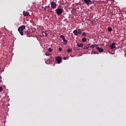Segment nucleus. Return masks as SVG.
<instances>
[{
  "mask_svg": "<svg viewBox=\"0 0 126 126\" xmlns=\"http://www.w3.org/2000/svg\"><path fill=\"white\" fill-rule=\"evenodd\" d=\"M48 52H52L53 51V49L51 48V47H49L48 48Z\"/></svg>",
  "mask_w": 126,
  "mask_h": 126,
  "instance_id": "nucleus-19",
  "label": "nucleus"
},
{
  "mask_svg": "<svg viewBox=\"0 0 126 126\" xmlns=\"http://www.w3.org/2000/svg\"><path fill=\"white\" fill-rule=\"evenodd\" d=\"M90 46V43L88 45V46Z\"/></svg>",
  "mask_w": 126,
  "mask_h": 126,
  "instance_id": "nucleus-27",
  "label": "nucleus"
},
{
  "mask_svg": "<svg viewBox=\"0 0 126 126\" xmlns=\"http://www.w3.org/2000/svg\"><path fill=\"white\" fill-rule=\"evenodd\" d=\"M42 34L45 36V37H47V33H46L45 32H42Z\"/></svg>",
  "mask_w": 126,
  "mask_h": 126,
  "instance_id": "nucleus-20",
  "label": "nucleus"
},
{
  "mask_svg": "<svg viewBox=\"0 0 126 126\" xmlns=\"http://www.w3.org/2000/svg\"><path fill=\"white\" fill-rule=\"evenodd\" d=\"M51 6L52 8L55 9L57 7V4H56L55 1H52L51 3Z\"/></svg>",
  "mask_w": 126,
  "mask_h": 126,
  "instance_id": "nucleus-6",
  "label": "nucleus"
},
{
  "mask_svg": "<svg viewBox=\"0 0 126 126\" xmlns=\"http://www.w3.org/2000/svg\"><path fill=\"white\" fill-rule=\"evenodd\" d=\"M2 92V87L0 86V93Z\"/></svg>",
  "mask_w": 126,
  "mask_h": 126,
  "instance_id": "nucleus-24",
  "label": "nucleus"
},
{
  "mask_svg": "<svg viewBox=\"0 0 126 126\" xmlns=\"http://www.w3.org/2000/svg\"><path fill=\"white\" fill-rule=\"evenodd\" d=\"M60 38H61L63 40L65 39V38L64 37V35H61L60 36Z\"/></svg>",
  "mask_w": 126,
  "mask_h": 126,
  "instance_id": "nucleus-16",
  "label": "nucleus"
},
{
  "mask_svg": "<svg viewBox=\"0 0 126 126\" xmlns=\"http://www.w3.org/2000/svg\"><path fill=\"white\" fill-rule=\"evenodd\" d=\"M84 50H88V49H90V46H86L85 47H84Z\"/></svg>",
  "mask_w": 126,
  "mask_h": 126,
  "instance_id": "nucleus-18",
  "label": "nucleus"
},
{
  "mask_svg": "<svg viewBox=\"0 0 126 126\" xmlns=\"http://www.w3.org/2000/svg\"><path fill=\"white\" fill-rule=\"evenodd\" d=\"M67 53L72 52V49L71 48L68 49L67 50Z\"/></svg>",
  "mask_w": 126,
  "mask_h": 126,
  "instance_id": "nucleus-15",
  "label": "nucleus"
},
{
  "mask_svg": "<svg viewBox=\"0 0 126 126\" xmlns=\"http://www.w3.org/2000/svg\"><path fill=\"white\" fill-rule=\"evenodd\" d=\"M23 15L24 16H29L30 14L29 12L24 11L23 12Z\"/></svg>",
  "mask_w": 126,
  "mask_h": 126,
  "instance_id": "nucleus-11",
  "label": "nucleus"
},
{
  "mask_svg": "<svg viewBox=\"0 0 126 126\" xmlns=\"http://www.w3.org/2000/svg\"><path fill=\"white\" fill-rule=\"evenodd\" d=\"M86 35H87V33H86V32H83L82 36H86Z\"/></svg>",
  "mask_w": 126,
  "mask_h": 126,
  "instance_id": "nucleus-23",
  "label": "nucleus"
},
{
  "mask_svg": "<svg viewBox=\"0 0 126 126\" xmlns=\"http://www.w3.org/2000/svg\"><path fill=\"white\" fill-rule=\"evenodd\" d=\"M73 33L75 36H78V29L74 30Z\"/></svg>",
  "mask_w": 126,
  "mask_h": 126,
  "instance_id": "nucleus-7",
  "label": "nucleus"
},
{
  "mask_svg": "<svg viewBox=\"0 0 126 126\" xmlns=\"http://www.w3.org/2000/svg\"><path fill=\"white\" fill-rule=\"evenodd\" d=\"M84 1L87 5L92 4V1H91V0H84Z\"/></svg>",
  "mask_w": 126,
  "mask_h": 126,
  "instance_id": "nucleus-5",
  "label": "nucleus"
},
{
  "mask_svg": "<svg viewBox=\"0 0 126 126\" xmlns=\"http://www.w3.org/2000/svg\"><path fill=\"white\" fill-rule=\"evenodd\" d=\"M63 44L65 45H66L67 44V40L65 39V38H64V39H63Z\"/></svg>",
  "mask_w": 126,
  "mask_h": 126,
  "instance_id": "nucleus-14",
  "label": "nucleus"
},
{
  "mask_svg": "<svg viewBox=\"0 0 126 126\" xmlns=\"http://www.w3.org/2000/svg\"><path fill=\"white\" fill-rule=\"evenodd\" d=\"M25 29V26L22 25L21 27H19L18 29V31H19V33L21 34L22 36H23V30Z\"/></svg>",
  "mask_w": 126,
  "mask_h": 126,
  "instance_id": "nucleus-1",
  "label": "nucleus"
},
{
  "mask_svg": "<svg viewBox=\"0 0 126 126\" xmlns=\"http://www.w3.org/2000/svg\"><path fill=\"white\" fill-rule=\"evenodd\" d=\"M59 51L60 52H62V48H59Z\"/></svg>",
  "mask_w": 126,
  "mask_h": 126,
  "instance_id": "nucleus-26",
  "label": "nucleus"
},
{
  "mask_svg": "<svg viewBox=\"0 0 126 126\" xmlns=\"http://www.w3.org/2000/svg\"><path fill=\"white\" fill-rule=\"evenodd\" d=\"M96 49L99 53H103L104 52V49L103 48H101L100 47H96Z\"/></svg>",
  "mask_w": 126,
  "mask_h": 126,
  "instance_id": "nucleus-8",
  "label": "nucleus"
},
{
  "mask_svg": "<svg viewBox=\"0 0 126 126\" xmlns=\"http://www.w3.org/2000/svg\"><path fill=\"white\" fill-rule=\"evenodd\" d=\"M55 12L58 15H61L63 13V10L62 8H58L55 10Z\"/></svg>",
  "mask_w": 126,
  "mask_h": 126,
  "instance_id": "nucleus-2",
  "label": "nucleus"
},
{
  "mask_svg": "<svg viewBox=\"0 0 126 126\" xmlns=\"http://www.w3.org/2000/svg\"><path fill=\"white\" fill-rule=\"evenodd\" d=\"M82 42H86V41H87V39L86 38H83L82 39Z\"/></svg>",
  "mask_w": 126,
  "mask_h": 126,
  "instance_id": "nucleus-17",
  "label": "nucleus"
},
{
  "mask_svg": "<svg viewBox=\"0 0 126 126\" xmlns=\"http://www.w3.org/2000/svg\"><path fill=\"white\" fill-rule=\"evenodd\" d=\"M50 55V53H49L48 52H46L45 53V56H47V57H49Z\"/></svg>",
  "mask_w": 126,
  "mask_h": 126,
  "instance_id": "nucleus-22",
  "label": "nucleus"
},
{
  "mask_svg": "<svg viewBox=\"0 0 126 126\" xmlns=\"http://www.w3.org/2000/svg\"><path fill=\"white\" fill-rule=\"evenodd\" d=\"M98 46V45H97V44H93V45H92L90 47V48H91V49H94V48H96V49H97V47Z\"/></svg>",
  "mask_w": 126,
  "mask_h": 126,
  "instance_id": "nucleus-9",
  "label": "nucleus"
},
{
  "mask_svg": "<svg viewBox=\"0 0 126 126\" xmlns=\"http://www.w3.org/2000/svg\"><path fill=\"white\" fill-rule=\"evenodd\" d=\"M77 46L78 48H83V44L82 43H77Z\"/></svg>",
  "mask_w": 126,
  "mask_h": 126,
  "instance_id": "nucleus-12",
  "label": "nucleus"
},
{
  "mask_svg": "<svg viewBox=\"0 0 126 126\" xmlns=\"http://www.w3.org/2000/svg\"><path fill=\"white\" fill-rule=\"evenodd\" d=\"M63 59H64V60H65V58L64 57Z\"/></svg>",
  "mask_w": 126,
  "mask_h": 126,
  "instance_id": "nucleus-28",
  "label": "nucleus"
},
{
  "mask_svg": "<svg viewBox=\"0 0 126 126\" xmlns=\"http://www.w3.org/2000/svg\"><path fill=\"white\" fill-rule=\"evenodd\" d=\"M2 78V77L0 76V82H1V81H2V80H1Z\"/></svg>",
  "mask_w": 126,
  "mask_h": 126,
  "instance_id": "nucleus-25",
  "label": "nucleus"
},
{
  "mask_svg": "<svg viewBox=\"0 0 126 126\" xmlns=\"http://www.w3.org/2000/svg\"><path fill=\"white\" fill-rule=\"evenodd\" d=\"M26 34L27 35V37H30L31 36V32L30 31H27Z\"/></svg>",
  "mask_w": 126,
  "mask_h": 126,
  "instance_id": "nucleus-10",
  "label": "nucleus"
},
{
  "mask_svg": "<svg viewBox=\"0 0 126 126\" xmlns=\"http://www.w3.org/2000/svg\"><path fill=\"white\" fill-rule=\"evenodd\" d=\"M56 61H57V63H62V57L58 56L56 58Z\"/></svg>",
  "mask_w": 126,
  "mask_h": 126,
  "instance_id": "nucleus-3",
  "label": "nucleus"
},
{
  "mask_svg": "<svg viewBox=\"0 0 126 126\" xmlns=\"http://www.w3.org/2000/svg\"><path fill=\"white\" fill-rule=\"evenodd\" d=\"M113 29H112V28H108V31L109 32H111L112 31Z\"/></svg>",
  "mask_w": 126,
  "mask_h": 126,
  "instance_id": "nucleus-21",
  "label": "nucleus"
},
{
  "mask_svg": "<svg viewBox=\"0 0 126 126\" xmlns=\"http://www.w3.org/2000/svg\"><path fill=\"white\" fill-rule=\"evenodd\" d=\"M116 45H117V43L115 42L111 44V45L109 46L110 49L111 50H114V49H116Z\"/></svg>",
  "mask_w": 126,
  "mask_h": 126,
  "instance_id": "nucleus-4",
  "label": "nucleus"
},
{
  "mask_svg": "<svg viewBox=\"0 0 126 126\" xmlns=\"http://www.w3.org/2000/svg\"><path fill=\"white\" fill-rule=\"evenodd\" d=\"M82 33V30L81 29H78V35H81Z\"/></svg>",
  "mask_w": 126,
  "mask_h": 126,
  "instance_id": "nucleus-13",
  "label": "nucleus"
}]
</instances>
